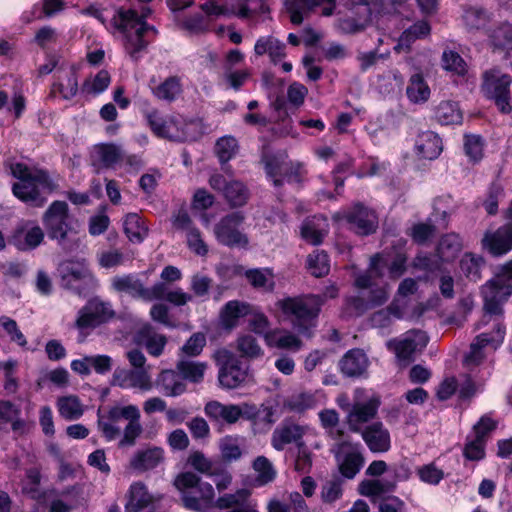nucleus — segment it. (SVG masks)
I'll return each mask as SVG.
<instances>
[{
    "label": "nucleus",
    "mask_w": 512,
    "mask_h": 512,
    "mask_svg": "<svg viewBox=\"0 0 512 512\" xmlns=\"http://www.w3.org/2000/svg\"><path fill=\"white\" fill-rule=\"evenodd\" d=\"M379 405L378 396H370L364 389H356L352 405H346L348 408L346 419L350 430L360 432L361 426L376 416Z\"/></svg>",
    "instance_id": "nucleus-14"
},
{
    "label": "nucleus",
    "mask_w": 512,
    "mask_h": 512,
    "mask_svg": "<svg viewBox=\"0 0 512 512\" xmlns=\"http://www.w3.org/2000/svg\"><path fill=\"white\" fill-rule=\"evenodd\" d=\"M430 32L431 27L428 22L418 21L403 31L394 50L397 53L409 52L416 40L427 37Z\"/></svg>",
    "instance_id": "nucleus-34"
},
{
    "label": "nucleus",
    "mask_w": 512,
    "mask_h": 512,
    "mask_svg": "<svg viewBox=\"0 0 512 512\" xmlns=\"http://www.w3.org/2000/svg\"><path fill=\"white\" fill-rule=\"evenodd\" d=\"M112 287L118 292H125L145 301L165 299L175 306L186 305L193 298L182 288L170 289L165 283H156L151 288H145L141 281L132 275L114 277Z\"/></svg>",
    "instance_id": "nucleus-4"
},
{
    "label": "nucleus",
    "mask_w": 512,
    "mask_h": 512,
    "mask_svg": "<svg viewBox=\"0 0 512 512\" xmlns=\"http://www.w3.org/2000/svg\"><path fill=\"white\" fill-rule=\"evenodd\" d=\"M77 71L76 64L61 63L56 71V81L52 84L51 94H58L65 100L72 99L78 92Z\"/></svg>",
    "instance_id": "nucleus-23"
},
{
    "label": "nucleus",
    "mask_w": 512,
    "mask_h": 512,
    "mask_svg": "<svg viewBox=\"0 0 512 512\" xmlns=\"http://www.w3.org/2000/svg\"><path fill=\"white\" fill-rule=\"evenodd\" d=\"M328 221L325 217L313 216L306 219L301 226V236L307 242L318 245L328 233Z\"/></svg>",
    "instance_id": "nucleus-35"
},
{
    "label": "nucleus",
    "mask_w": 512,
    "mask_h": 512,
    "mask_svg": "<svg viewBox=\"0 0 512 512\" xmlns=\"http://www.w3.org/2000/svg\"><path fill=\"white\" fill-rule=\"evenodd\" d=\"M334 218L346 220L349 228L359 235L372 234L378 228L376 212L361 203H356L351 208L336 213Z\"/></svg>",
    "instance_id": "nucleus-18"
},
{
    "label": "nucleus",
    "mask_w": 512,
    "mask_h": 512,
    "mask_svg": "<svg viewBox=\"0 0 512 512\" xmlns=\"http://www.w3.org/2000/svg\"><path fill=\"white\" fill-rule=\"evenodd\" d=\"M213 358L219 367L218 380L223 388L235 389L248 381V366L244 365L231 351L225 348L218 349Z\"/></svg>",
    "instance_id": "nucleus-10"
},
{
    "label": "nucleus",
    "mask_w": 512,
    "mask_h": 512,
    "mask_svg": "<svg viewBox=\"0 0 512 512\" xmlns=\"http://www.w3.org/2000/svg\"><path fill=\"white\" fill-rule=\"evenodd\" d=\"M483 248L494 256H502L512 249V223L493 232H486L482 239Z\"/></svg>",
    "instance_id": "nucleus-25"
},
{
    "label": "nucleus",
    "mask_w": 512,
    "mask_h": 512,
    "mask_svg": "<svg viewBox=\"0 0 512 512\" xmlns=\"http://www.w3.org/2000/svg\"><path fill=\"white\" fill-rule=\"evenodd\" d=\"M138 344L144 345L148 353L158 357L162 354L167 339L164 335L155 333L150 324L143 325L136 334Z\"/></svg>",
    "instance_id": "nucleus-33"
},
{
    "label": "nucleus",
    "mask_w": 512,
    "mask_h": 512,
    "mask_svg": "<svg viewBox=\"0 0 512 512\" xmlns=\"http://www.w3.org/2000/svg\"><path fill=\"white\" fill-rule=\"evenodd\" d=\"M149 14L148 8L143 9L141 16L135 10L121 9L112 20L113 26L120 34L125 51L134 60H137L138 54L147 47L149 34L156 33L154 27L144 21Z\"/></svg>",
    "instance_id": "nucleus-3"
},
{
    "label": "nucleus",
    "mask_w": 512,
    "mask_h": 512,
    "mask_svg": "<svg viewBox=\"0 0 512 512\" xmlns=\"http://www.w3.org/2000/svg\"><path fill=\"white\" fill-rule=\"evenodd\" d=\"M245 216L242 212H233L222 217L214 226L216 240L227 247H247L249 239L242 231Z\"/></svg>",
    "instance_id": "nucleus-16"
},
{
    "label": "nucleus",
    "mask_w": 512,
    "mask_h": 512,
    "mask_svg": "<svg viewBox=\"0 0 512 512\" xmlns=\"http://www.w3.org/2000/svg\"><path fill=\"white\" fill-rule=\"evenodd\" d=\"M265 344L270 348L292 352H297L303 347V342L298 335L281 328L272 329L265 337Z\"/></svg>",
    "instance_id": "nucleus-28"
},
{
    "label": "nucleus",
    "mask_w": 512,
    "mask_h": 512,
    "mask_svg": "<svg viewBox=\"0 0 512 512\" xmlns=\"http://www.w3.org/2000/svg\"><path fill=\"white\" fill-rule=\"evenodd\" d=\"M221 456L224 461L232 462L241 458L242 451L237 438L226 436L221 439L219 444Z\"/></svg>",
    "instance_id": "nucleus-61"
},
{
    "label": "nucleus",
    "mask_w": 512,
    "mask_h": 512,
    "mask_svg": "<svg viewBox=\"0 0 512 512\" xmlns=\"http://www.w3.org/2000/svg\"><path fill=\"white\" fill-rule=\"evenodd\" d=\"M245 276L255 289L264 292L274 289V275L270 269H250L245 272Z\"/></svg>",
    "instance_id": "nucleus-47"
},
{
    "label": "nucleus",
    "mask_w": 512,
    "mask_h": 512,
    "mask_svg": "<svg viewBox=\"0 0 512 512\" xmlns=\"http://www.w3.org/2000/svg\"><path fill=\"white\" fill-rule=\"evenodd\" d=\"M198 124L195 122H187L181 118L170 117L166 130L162 133L161 138L172 141H192L197 138Z\"/></svg>",
    "instance_id": "nucleus-27"
},
{
    "label": "nucleus",
    "mask_w": 512,
    "mask_h": 512,
    "mask_svg": "<svg viewBox=\"0 0 512 512\" xmlns=\"http://www.w3.org/2000/svg\"><path fill=\"white\" fill-rule=\"evenodd\" d=\"M368 367L366 354L360 349L348 351L340 361L341 371L350 377L360 376Z\"/></svg>",
    "instance_id": "nucleus-36"
},
{
    "label": "nucleus",
    "mask_w": 512,
    "mask_h": 512,
    "mask_svg": "<svg viewBox=\"0 0 512 512\" xmlns=\"http://www.w3.org/2000/svg\"><path fill=\"white\" fill-rule=\"evenodd\" d=\"M483 78L482 91L484 95L495 102L500 112L509 113L512 109L509 90L512 77L493 69L486 71Z\"/></svg>",
    "instance_id": "nucleus-17"
},
{
    "label": "nucleus",
    "mask_w": 512,
    "mask_h": 512,
    "mask_svg": "<svg viewBox=\"0 0 512 512\" xmlns=\"http://www.w3.org/2000/svg\"><path fill=\"white\" fill-rule=\"evenodd\" d=\"M126 498L125 509L127 512H139L149 507L154 501V497L149 493L146 485L140 481L130 485Z\"/></svg>",
    "instance_id": "nucleus-31"
},
{
    "label": "nucleus",
    "mask_w": 512,
    "mask_h": 512,
    "mask_svg": "<svg viewBox=\"0 0 512 512\" xmlns=\"http://www.w3.org/2000/svg\"><path fill=\"white\" fill-rule=\"evenodd\" d=\"M239 146L237 140L232 136H224L217 140L215 144V154L221 163L231 160L238 152Z\"/></svg>",
    "instance_id": "nucleus-54"
},
{
    "label": "nucleus",
    "mask_w": 512,
    "mask_h": 512,
    "mask_svg": "<svg viewBox=\"0 0 512 512\" xmlns=\"http://www.w3.org/2000/svg\"><path fill=\"white\" fill-rule=\"evenodd\" d=\"M401 317L402 310L395 300L387 308L373 313L370 321L373 327L384 329L392 324L393 319H400Z\"/></svg>",
    "instance_id": "nucleus-50"
},
{
    "label": "nucleus",
    "mask_w": 512,
    "mask_h": 512,
    "mask_svg": "<svg viewBox=\"0 0 512 512\" xmlns=\"http://www.w3.org/2000/svg\"><path fill=\"white\" fill-rule=\"evenodd\" d=\"M312 468V453L305 444L297 448L294 469L302 474L309 473Z\"/></svg>",
    "instance_id": "nucleus-64"
},
{
    "label": "nucleus",
    "mask_w": 512,
    "mask_h": 512,
    "mask_svg": "<svg viewBox=\"0 0 512 512\" xmlns=\"http://www.w3.org/2000/svg\"><path fill=\"white\" fill-rule=\"evenodd\" d=\"M437 120L444 125L459 124L462 121V113L456 102L443 101L436 109Z\"/></svg>",
    "instance_id": "nucleus-51"
},
{
    "label": "nucleus",
    "mask_w": 512,
    "mask_h": 512,
    "mask_svg": "<svg viewBox=\"0 0 512 512\" xmlns=\"http://www.w3.org/2000/svg\"><path fill=\"white\" fill-rule=\"evenodd\" d=\"M44 237V231L38 224L33 221H25L16 228L12 241L18 250L30 251L40 246Z\"/></svg>",
    "instance_id": "nucleus-24"
},
{
    "label": "nucleus",
    "mask_w": 512,
    "mask_h": 512,
    "mask_svg": "<svg viewBox=\"0 0 512 512\" xmlns=\"http://www.w3.org/2000/svg\"><path fill=\"white\" fill-rule=\"evenodd\" d=\"M10 172L17 179L12 185L13 195L33 207H43L47 202V195L58 187L47 171L29 167L24 163L10 164Z\"/></svg>",
    "instance_id": "nucleus-2"
},
{
    "label": "nucleus",
    "mask_w": 512,
    "mask_h": 512,
    "mask_svg": "<svg viewBox=\"0 0 512 512\" xmlns=\"http://www.w3.org/2000/svg\"><path fill=\"white\" fill-rule=\"evenodd\" d=\"M115 316L110 302L98 297L90 299L77 313L74 328L81 334H87L96 327L108 322Z\"/></svg>",
    "instance_id": "nucleus-13"
},
{
    "label": "nucleus",
    "mask_w": 512,
    "mask_h": 512,
    "mask_svg": "<svg viewBox=\"0 0 512 512\" xmlns=\"http://www.w3.org/2000/svg\"><path fill=\"white\" fill-rule=\"evenodd\" d=\"M483 264L484 260L481 256L466 253L460 261V268L468 278L477 281L480 278V270Z\"/></svg>",
    "instance_id": "nucleus-56"
},
{
    "label": "nucleus",
    "mask_w": 512,
    "mask_h": 512,
    "mask_svg": "<svg viewBox=\"0 0 512 512\" xmlns=\"http://www.w3.org/2000/svg\"><path fill=\"white\" fill-rule=\"evenodd\" d=\"M307 267L315 277H322L328 274L330 265L328 255L324 251H315L307 258Z\"/></svg>",
    "instance_id": "nucleus-55"
},
{
    "label": "nucleus",
    "mask_w": 512,
    "mask_h": 512,
    "mask_svg": "<svg viewBox=\"0 0 512 512\" xmlns=\"http://www.w3.org/2000/svg\"><path fill=\"white\" fill-rule=\"evenodd\" d=\"M141 413L136 405H114L97 411V429L107 441L118 440L119 448L132 447L143 432Z\"/></svg>",
    "instance_id": "nucleus-1"
},
{
    "label": "nucleus",
    "mask_w": 512,
    "mask_h": 512,
    "mask_svg": "<svg viewBox=\"0 0 512 512\" xmlns=\"http://www.w3.org/2000/svg\"><path fill=\"white\" fill-rule=\"evenodd\" d=\"M164 460V450L160 447H149L138 450L130 459V467L144 472L156 468Z\"/></svg>",
    "instance_id": "nucleus-30"
},
{
    "label": "nucleus",
    "mask_w": 512,
    "mask_h": 512,
    "mask_svg": "<svg viewBox=\"0 0 512 512\" xmlns=\"http://www.w3.org/2000/svg\"><path fill=\"white\" fill-rule=\"evenodd\" d=\"M505 272L496 275L482 288L484 298V315L477 328H493L496 319L503 322V304L512 294V262L505 266Z\"/></svg>",
    "instance_id": "nucleus-5"
},
{
    "label": "nucleus",
    "mask_w": 512,
    "mask_h": 512,
    "mask_svg": "<svg viewBox=\"0 0 512 512\" xmlns=\"http://www.w3.org/2000/svg\"><path fill=\"white\" fill-rule=\"evenodd\" d=\"M187 462L191 467L202 474L214 475L216 473L215 463L200 451L190 453Z\"/></svg>",
    "instance_id": "nucleus-60"
},
{
    "label": "nucleus",
    "mask_w": 512,
    "mask_h": 512,
    "mask_svg": "<svg viewBox=\"0 0 512 512\" xmlns=\"http://www.w3.org/2000/svg\"><path fill=\"white\" fill-rule=\"evenodd\" d=\"M362 438L373 453H385L391 448L390 432L383 423L375 422L361 431Z\"/></svg>",
    "instance_id": "nucleus-26"
},
{
    "label": "nucleus",
    "mask_w": 512,
    "mask_h": 512,
    "mask_svg": "<svg viewBox=\"0 0 512 512\" xmlns=\"http://www.w3.org/2000/svg\"><path fill=\"white\" fill-rule=\"evenodd\" d=\"M442 66L445 70L454 72L458 75H464L467 71L466 62L453 50H444L442 54Z\"/></svg>",
    "instance_id": "nucleus-59"
},
{
    "label": "nucleus",
    "mask_w": 512,
    "mask_h": 512,
    "mask_svg": "<svg viewBox=\"0 0 512 512\" xmlns=\"http://www.w3.org/2000/svg\"><path fill=\"white\" fill-rule=\"evenodd\" d=\"M59 271L63 286L79 295L83 294L84 286L94 288L98 285L85 259L65 261L61 263Z\"/></svg>",
    "instance_id": "nucleus-15"
},
{
    "label": "nucleus",
    "mask_w": 512,
    "mask_h": 512,
    "mask_svg": "<svg viewBox=\"0 0 512 512\" xmlns=\"http://www.w3.org/2000/svg\"><path fill=\"white\" fill-rule=\"evenodd\" d=\"M110 81L109 73L106 70H101L83 83L82 91L90 95H98L108 88Z\"/></svg>",
    "instance_id": "nucleus-57"
},
{
    "label": "nucleus",
    "mask_w": 512,
    "mask_h": 512,
    "mask_svg": "<svg viewBox=\"0 0 512 512\" xmlns=\"http://www.w3.org/2000/svg\"><path fill=\"white\" fill-rule=\"evenodd\" d=\"M91 163L97 171L120 169L128 174H136L143 166L138 156L128 154L121 145L115 143L94 145L91 151Z\"/></svg>",
    "instance_id": "nucleus-8"
},
{
    "label": "nucleus",
    "mask_w": 512,
    "mask_h": 512,
    "mask_svg": "<svg viewBox=\"0 0 512 512\" xmlns=\"http://www.w3.org/2000/svg\"><path fill=\"white\" fill-rule=\"evenodd\" d=\"M406 263L407 256L404 253H396L390 262L385 253H377L371 257L366 273L357 276L355 285L361 289L372 287L373 279L383 277L386 268L389 277L396 280L406 272Z\"/></svg>",
    "instance_id": "nucleus-9"
},
{
    "label": "nucleus",
    "mask_w": 512,
    "mask_h": 512,
    "mask_svg": "<svg viewBox=\"0 0 512 512\" xmlns=\"http://www.w3.org/2000/svg\"><path fill=\"white\" fill-rule=\"evenodd\" d=\"M160 391L168 397H177L186 391V383L180 373L175 370L167 369L161 371L155 382Z\"/></svg>",
    "instance_id": "nucleus-29"
},
{
    "label": "nucleus",
    "mask_w": 512,
    "mask_h": 512,
    "mask_svg": "<svg viewBox=\"0 0 512 512\" xmlns=\"http://www.w3.org/2000/svg\"><path fill=\"white\" fill-rule=\"evenodd\" d=\"M265 168L268 176L273 179L275 186H280L283 183L282 176L287 171V165L284 161L276 157H265Z\"/></svg>",
    "instance_id": "nucleus-62"
},
{
    "label": "nucleus",
    "mask_w": 512,
    "mask_h": 512,
    "mask_svg": "<svg viewBox=\"0 0 512 512\" xmlns=\"http://www.w3.org/2000/svg\"><path fill=\"white\" fill-rule=\"evenodd\" d=\"M286 45L272 35L261 36L256 40L254 53L257 56L267 54L273 64L279 63L286 55Z\"/></svg>",
    "instance_id": "nucleus-32"
},
{
    "label": "nucleus",
    "mask_w": 512,
    "mask_h": 512,
    "mask_svg": "<svg viewBox=\"0 0 512 512\" xmlns=\"http://www.w3.org/2000/svg\"><path fill=\"white\" fill-rule=\"evenodd\" d=\"M206 368V363L193 360H180L176 365V369L183 380L193 383H199L203 380Z\"/></svg>",
    "instance_id": "nucleus-45"
},
{
    "label": "nucleus",
    "mask_w": 512,
    "mask_h": 512,
    "mask_svg": "<svg viewBox=\"0 0 512 512\" xmlns=\"http://www.w3.org/2000/svg\"><path fill=\"white\" fill-rule=\"evenodd\" d=\"M42 222L49 238L56 240L61 247L69 251L79 247L80 238L72 226L66 202H52L44 212Z\"/></svg>",
    "instance_id": "nucleus-7"
},
{
    "label": "nucleus",
    "mask_w": 512,
    "mask_h": 512,
    "mask_svg": "<svg viewBox=\"0 0 512 512\" xmlns=\"http://www.w3.org/2000/svg\"><path fill=\"white\" fill-rule=\"evenodd\" d=\"M310 427L308 425H300L293 421H283L273 431L271 436V445L277 451L284 450L289 444H296L297 448L301 444H305L303 437L308 434Z\"/></svg>",
    "instance_id": "nucleus-21"
},
{
    "label": "nucleus",
    "mask_w": 512,
    "mask_h": 512,
    "mask_svg": "<svg viewBox=\"0 0 512 512\" xmlns=\"http://www.w3.org/2000/svg\"><path fill=\"white\" fill-rule=\"evenodd\" d=\"M181 91L182 85L176 76L169 77L159 85L152 87V93L156 98L168 102L175 100Z\"/></svg>",
    "instance_id": "nucleus-46"
},
{
    "label": "nucleus",
    "mask_w": 512,
    "mask_h": 512,
    "mask_svg": "<svg viewBox=\"0 0 512 512\" xmlns=\"http://www.w3.org/2000/svg\"><path fill=\"white\" fill-rule=\"evenodd\" d=\"M322 304L323 300L319 295L289 297L277 303L282 312L291 319L298 334L307 338L313 336Z\"/></svg>",
    "instance_id": "nucleus-6"
},
{
    "label": "nucleus",
    "mask_w": 512,
    "mask_h": 512,
    "mask_svg": "<svg viewBox=\"0 0 512 512\" xmlns=\"http://www.w3.org/2000/svg\"><path fill=\"white\" fill-rule=\"evenodd\" d=\"M223 195L229 204L235 207L244 205L249 197L246 187L236 180H230Z\"/></svg>",
    "instance_id": "nucleus-53"
},
{
    "label": "nucleus",
    "mask_w": 512,
    "mask_h": 512,
    "mask_svg": "<svg viewBox=\"0 0 512 512\" xmlns=\"http://www.w3.org/2000/svg\"><path fill=\"white\" fill-rule=\"evenodd\" d=\"M228 7V16H236L241 19L269 12V7L263 0H237L234 4Z\"/></svg>",
    "instance_id": "nucleus-40"
},
{
    "label": "nucleus",
    "mask_w": 512,
    "mask_h": 512,
    "mask_svg": "<svg viewBox=\"0 0 512 512\" xmlns=\"http://www.w3.org/2000/svg\"><path fill=\"white\" fill-rule=\"evenodd\" d=\"M506 326L499 319L493 323V328L480 333L470 344V349L464 357L463 364L467 369L480 365L486 357L485 349L496 350L504 341Z\"/></svg>",
    "instance_id": "nucleus-11"
},
{
    "label": "nucleus",
    "mask_w": 512,
    "mask_h": 512,
    "mask_svg": "<svg viewBox=\"0 0 512 512\" xmlns=\"http://www.w3.org/2000/svg\"><path fill=\"white\" fill-rule=\"evenodd\" d=\"M417 154L424 159H435L442 151L441 139L432 131L421 133L415 144Z\"/></svg>",
    "instance_id": "nucleus-37"
},
{
    "label": "nucleus",
    "mask_w": 512,
    "mask_h": 512,
    "mask_svg": "<svg viewBox=\"0 0 512 512\" xmlns=\"http://www.w3.org/2000/svg\"><path fill=\"white\" fill-rule=\"evenodd\" d=\"M56 406L59 415L66 421L78 420L85 412L84 404L76 395L59 397Z\"/></svg>",
    "instance_id": "nucleus-42"
},
{
    "label": "nucleus",
    "mask_w": 512,
    "mask_h": 512,
    "mask_svg": "<svg viewBox=\"0 0 512 512\" xmlns=\"http://www.w3.org/2000/svg\"><path fill=\"white\" fill-rule=\"evenodd\" d=\"M252 467L257 474L256 481L259 485H266L276 478L277 472L271 461L265 456H258L253 461Z\"/></svg>",
    "instance_id": "nucleus-52"
},
{
    "label": "nucleus",
    "mask_w": 512,
    "mask_h": 512,
    "mask_svg": "<svg viewBox=\"0 0 512 512\" xmlns=\"http://www.w3.org/2000/svg\"><path fill=\"white\" fill-rule=\"evenodd\" d=\"M124 232L130 241L142 242L148 234V227L145 221L137 213H129L125 216Z\"/></svg>",
    "instance_id": "nucleus-43"
},
{
    "label": "nucleus",
    "mask_w": 512,
    "mask_h": 512,
    "mask_svg": "<svg viewBox=\"0 0 512 512\" xmlns=\"http://www.w3.org/2000/svg\"><path fill=\"white\" fill-rule=\"evenodd\" d=\"M237 349L243 357L259 358L263 355V349L252 335H243L237 340Z\"/></svg>",
    "instance_id": "nucleus-58"
},
{
    "label": "nucleus",
    "mask_w": 512,
    "mask_h": 512,
    "mask_svg": "<svg viewBox=\"0 0 512 512\" xmlns=\"http://www.w3.org/2000/svg\"><path fill=\"white\" fill-rule=\"evenodd\" d=\"M463 249L460 236L456 233H448L442 236L437 245V256L442 262L454 261Z\"/></svg>",
    "instance_id": "nucleus-38"
},
{
    "label": "nucleus",
    "mask_w": 512,
    "mask_h": 512,
    "mask_svg": "<svg viewBox=\"0 0 512 512\" xmlns=\"http://www.w3.org/2000/svg\"><path fill=\"white\" fill-rule=\"evenodd\" d=\"M250 313V305L245 302L233 300L227 302L220 312L223 327L232 329L237 325L238 319Z\"/></svg>",
    "instance_id": "nucleus-41"
},
{
    "label": "nucleus",
    "mask_w": 512,
    "mask_h": 512,
    "mask_svg": "<svg viewBox=\"0 0 512 512\" xmlns=\"http://www.w3.org/2000/svg\"><path fill=\"white\" fill-rule=\"evenodd\" d=\"M406 94L411 102L424 103L430 97V88L420 74H414L410 78Z\"/></svg>",
    "instance_id": "nucleus-48"
},
{
    "label": "nucleus",
    "mask_w": 512,
    "mask_h": 512,
    "mask_svg": "<svg viewBox=\"0 0 512 512\" xmlns=\"http://www.w3.org/2000/svg\"><path fill=\"white\" fill-rule=\"evenodd\" d=\"M419 479L429 485H437L444 478V472L435 463L419 466L416 469Z\"/></svg>",
    "instance_id": "nucleus-63"
},
{
    "label": "nucleus",
    "mask_w": 512,
    "mask_h": 512,
    "mask_svg": "<svg viewBox=\"0 0 512 512\" xmlns=\"http://www.w3.org/2000/svg\"><path fill=\"white\" fill-rule=\"evenodd\" d=\"M428 343L427 335L422 331H409L401 338L391 339L387 342L389 350L394 352L401 365H408L413 361L415 352L422 350Z\"/></svg>",
    "instance_id": "nucleus-19"
},
{
    "label": "nucleus",
    "mask_w": 512,
    "mask_h": 512,
    "mask_svg": "<svg viewBox=\"0 0 512 512\" xmlns=\"http://www.w3.org/2000/svg\"><path fill=\"white\" fill-rule=\"evenodd\" d=\"M112 385L122 389H138L141 392H149L153 389V381L146 369H116Z\"/></svg>",
    "instance_id": "nucleus-22"
},
{
    "label": "nucleus",
    "mask_w": 512,
    "mask_h": 512,
    "mask_svg": "<svg viewBox=\"0 0 512 512\" xmlns=\"http://www.w3.org/2000/svg\"><path fill=\"white\" fill-rule=\"evenodd\" d=\"M359 447V444L352 446L351 451L346 453L340 464L341 474L348 479L354 478L364 464V457Z\"/></svg>",
    "instance_id": "nucleus-44"
},
{
    "label": "nucleus",
    "mask_w": 512,
    "mask_h": 512,
    "mask_svg": "<svg viewBox=\"0 0 512 512\" xmlns=\"http://www.w3.org/2000/svg\"><path fill=\"white\" fill-rule=\"evenodd\" d=\"M204 412L212 421L224 422L231 425L235 424L241 417H254L256 415V408L250 407L248 404L225 405L219 401L213 400L206 403Z\"/></svg>",
    "instance_id": "nucleus-20"
},
{
    "label": "nucleus",
    "mask_w": 512,
    "mask_h": 512,
    "mask_svg": "<svg viewBox=\"0 0 512 512\" xmlns=\"http://www.w3.org/2000/svg\"><path fill=\"white\" fill-rule=\"evenodd\" d=\"M321 425L330 438L340 441L344 437V430L339 427V414L334 409H324L319 412Z\"/></svg>",
    "instance_id": "nucleus-49"
},
{
    "label": "nucleus",
    "mask_w": 512,
    "mask_h": 512,
    "mask_svg": "<svg viewBox=\"0 0 512 512\" xmlns=\"http://www.w3.org/2000/svg\"><path fill=\"white\" fill-rule=\"evenodd\" d=\"M174 484L184 493L183 502L189 509L199 510L201 502H211L215 497L213 486L210 483L201 482L200 478L192 472L179 474Z\"/></svg>",
    "instance_id": "nucleus-12"
},
{
    "label": "nucleus",
    "mask_w": 512,
    "mask_h": 512,
    "mask_svg": "<svg viewBox=\"0 0 512 512\" xmlns=\"http://www.w3.org/2000/svg\"><path fill=\"white\" fill-rule=\"evenodd\" d=\"M388 298L389 287L388 285H383L381 287L371 289L366 301L362 298L355 297L350 300V304L357 311V313L362 314L368 309L383 305L388 300Z\"/></svg>",
    "instance_id": "nucleus-39"
}]
</instances>
